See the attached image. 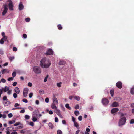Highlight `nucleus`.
Returning <instances> with one entry per match:
<instances>
[{
    "label": "nucleus",
    "mask_w": 134,
    "mask_h": 134,
    "mask_svg": "<svg viewBox=\"0 0 134 134\" xmlns=\"http://www.w3.org/2000/svg\"><path fill=\"white\" fill-rule=\"evenodd\" d=\"M51 63L48 59L43 58L40 61V65L42 68H47L50 66Z\"/></svg>",
    "instance_id": "obj_1"
},
{
    "label": "nucleus",
    "mask_w": 134,
    "mask_h": 134,
    "mask_svg": "<svg viewBox=\"0 0 134 134\" xmlns=\"http://www.w3.org/2000/svg\"><path fill=\"white\" fill-rule=\"evenodd\" d=\"M126 120V118L124 117L121 118L120 119L119 122V126H120L125 124Z\"/></svg>",
    "instance_id": "obj_2"
},
{
    "label": "nucleus",
    "mask_w": 134,
    "mask_h": 134,
    "mask_svg": "<svg viewBox=\"0 0 134 134\" xmlns=\"http://www.w3.org/2000/svg\"><path fill=\"white\" fill-rule=\"evenodd\" d=\"M33 69L34 72L36 73L39 74L41 72V69L39 67L35 66L33 67Z\"/></svg>",
    "instance_id": "obj_3"
},
{
    "label": "nucleus",
    "mask_w": 134,
    "mask_h": 134,
    "mask_svg": "<svg viewBox=\"0 0 134 134\" xmlns=\"http://www.w3.org/2000/svg\"><path fill=\"white\" fill-rule=\"evenodd\" d=\"M4 10L2 12V15L3 16L4 15L7 13L8 8H7V5L6 4H4L3 5Z\"/></svg>",
    "instance_id": "obj_4"
},
{
    "label": "nucleus",
    "mask_w": 134,
    "mask_h": 134,
    "mask_svg": "<svg viewBox=\"0 0 134 134\" xmlns=\"http://www.w3.org/2000/svg\"><path fill=\"white\" fill-rule=\"evenodd\" d=\"M8 0V2H9V3L8 4V5L9 10H13V3L11 1V0Z\"/></svg>",
    "instance_id": "obj_5"
},
{
    "label": "nucleus",
    "mask_w": 134,
    "mask_h": 134,
    "mask_svg": "<svg viewBox=\"0 0 134 134\" xmlns=\"http://www.w3.org/2000/svg\"><path fill=\"white\" fill-rule=\"evenodd\" d=\"M102 101L103 104L104 105H107L109 103L108 100L105 98L103 99Z\"/></svg>",
    "instance_id": "obj_6"
},
{
    "label": "nucleus",
    "mask_w": 134,
    "mask_h": 134,
    "mask_svg": "<svg viewBox=\"0 0 134 134\" xmlns=\"http://www.w3.org/2000/svg\"><path fill=\"white\" fill-rule=\"evenodd\" d=\"M28 89L27 88H26L24 89L23 95L24 97H25L27 96L28 94Z\"/></svg>",
    "instance_id": "obj_7"
},
{
    "label": "nucleus",
    "mask_w": 134,
    "mask_h": 134,
    "mask_svg": "<svg viewBox=\"0 0 134 134\" xmlns=\"http://www.w3.org/2000/svg\"><path fill=\"white\" fill-rule=\"evenodd\" d=\"M116 85L118 88L119 89H121L122 87V83L120 81L116 83Z\"/></svg>",
    "instance_id": "obj_8"
},
{
    "label": "nucleus",
    "mask_w": 134,
    "mask_h": 134,
    "mask_svg": "<svg viewBox=\"0 0 134 134\" xmlns=\"http://www.w3.org/2000/svg\"><path fill=\"white\" fill-rule=\"evenodd\" d=\"M7 38V36H4L0 40V43L1 44H4V42L5 41Z\"/></svg>",
    "instance_id": "obj_9"
},
{
    "label": "nucleus",
    "mask_w": 134,
    "mask_h": 134,
    "mask_svg": "<svg viewBox=\"0 0 134 134\" xmlns=\"http://www.w3.org/2000/svg\"><path fill=\"white\" fill-rule=\"evenodd\" d=\"M46 54V55H53V52L52 49H49L47 51Z\"/></svg>",
    "instance_id": "obj_10"
},
{
    "label": "nucleus",
    "mask_w": 134,
    "mask_h": 134,
    "mask_svg": "<svg viewBox=\"0 0 134 134\" xmlns=\"http://www.w3.org/2000/svg\"><path fill=\"white\" fill-rule=\"evenodd\" d=\"M53 103H56V104H58V102L57 99L54 94H53Z\"/></svg>",
    "instance_id": "obj_11"
},
{
    "label": "nucleus",
    "mask_w": 134,
    "mask_h": 134,
    "mask_svg": "<svg viewBox=\"0 0 134 134\" xmlns=\"http://www.w3.org/2000/svg\"><path fill=\"white\" fill-rule=\"evenodd\" d=\"M39 113V111L38 110L34 111L33 113L32 116L37 117L38 116V114Z\"/></svg>",
    "instance_id": "obj_12"
},
{
    "label": "nucleus",
    "mask_w": 134,
    "mask_h": 134,
    "mask_svg": "<svg viewBox=\"0 0 134 134\" xmlns=\"http://www.w3.org/2000/svg\"><path fill=\"white\" fill-rule=\"evenodd\" d=\"M119 109L118 108H114L112 109L111 110V113L112 114L114 113L119 111Z\"/></svg>",
    "instance_id": "obj_13"
},
{
    "label": "nucleus",
    "mask_w": 134,
    "mask_h": 134,
    "mask_svg": "<svg viewBox=\"0 0 134 134\" xmlns=\"http://www.w3.org/2000/svg\"><path fill=\"white\" fill-rule=\"evenodd\" d=\"M61 118H62L63 116L61 114L60 110H59L58 109H57L56 110L55 112Z\"/></svg>",
    "instance_id": "obj_14"
},
{
    "label": "nucleus",
    "mask_w": 134,
    "mask_h": 134,
    "mask_svg": "<svg viewBox=\"0 0 134 134\" xmlns=\"http://www.w3.org/2000/svg\"><path fill=\"white\" fill-rule=\"evenodd\" d=\"M56 104L55 103H53L51 105V108L53 109H55V110L57 109H58L57 108L56 106V104Z\"/></svg>",
    "instance_id": "obj_15"
},
{
    "label": "nucleus",
    "mask_w": 134,
    "mask_h": 134,
    "mask_svg": "<svg viewBox=\"0 0 134 134\" xmlns=\"http://www.w3.org/2000/svg\"><path fill=\"white\" fill-rule=\"evenodd\" d=\"M119 105L118 102H114L112 104V106L113 107H116Z\"/></svg>",
    "instance_id": "obj_16"
},
{
    "label": "nucleus",
    "mask_w": 134,
    "mask_h": 134,
    "mask_svg": "<svg viewBox=\"0 0 134 134\" xmlns=\"http://www.w3.org/2000/svg\"><path fill=\"white\" fill-rule=\"evenodd\" d=\"M24 6L21 3H20L19 5V9L20 10H22L24 8Z\"/></svg>",
    "instance_id": "obj_17"
},
{
    "label": "nucleus",
    "mask_w": 134,
    "mask_h": 134,
    "mask_svg": "<svg viewBox=\"0 0 134 134\" xmlns=\"http://www.w3.org/2000/svg\"><path fill=\"white\" fill-rule=\"evenodd\" d=\"M14 90L16 93L19 94V93L20 91L19 88L18 87H16L14 89Z\"/></svg>",
    "instance_id": "obj_18"
},
{
    "label": "nucleus",
    "mask_w": 134,
    "mask_h": 134,
    "mask_svg": "<svg viewBox=\"0 0 134 134\" xmlns=\"http://www.w3.org/2000/svg\"><path fill=\"white\" fill-rule=\"evenodd\" d=\"M9 87L7 86L5 87L4 88H3L2 90L4 92H6L9 90Z\"/></svg>",
    "instance_id": "obj_19"
},
{
    "label": "nucleus",
    "mask_w": 134,
    "mask_h": 134,
    "mask_svg": "<svg viewBox=\"0 0 134 134\" xmlns=\"http://www.w3.org/2000/svg\"><path fill=\"white\" fill-rule=\"evenodd\" d=\"M65 64V62L63 60L60 61L59 63V64L60 65H63Z\"/></svg>",
    "instance_id": "obj_20"
},
{
    "label": "nucleus",
    "mask_w": 134,
    "mask_h": 134,
    "mask_svg": "<svg viewBox=\"0 0 134 134\" xmlns=\"http://www.w3.org/2000/svg\"><path fill=\"white\" fill-rule=\"evenodd\" d=\"M74 98L78 101L80 100V97L78 96H74Z\"/></svg>",
    "instance_id": "obj_21"
},
{
    "label": "nucleus",
    "mask_w": 134,
    "mask_h": 134,
    "mask_svg": "<svg viewBox=\"0 0 134 134\" xmlns=\"http://www.w3.org/2000/svg\"><path fill=\"white\" fill-rule=\"evenodd\" d=\"M131 93L132 94H134V86L130 90Z\"/></svg>",
    "instance_id": "obj_22"
},
{
    "label": "nucleus",
    "mask_w": 134,
    "mask_h": 134,
    "mask_svg": "<svg viewBox=\"0 0 134 134\" xmlns=\"http://www.w3.org/2000/svg\"><path fill=\"white\" fill-rule=\"evenodd\" d=\"M14 127H8L7 129V130L8 131H12L13 130Z\"/></svg>",
    "instance_id": "obj_23"
},
{
    "label": "nucleus",
    "mask_w": 134,
    "mask_h": 134,
    "mask_svg": "<svg viewBox=\"0 0 134 134\" xmlns=\"http://www.w3.org/2000/svg\"><path fill=\"white\" fill-rule=\"evenodd\" d=\"M48 126L49 127L52 129L53 128L54 126L52 123L49 122L48 124Z\"/></svg>",
    "instance_id": "obj_24"
},
{
    "label": "nucleus",
    "mask_w": 134,
    "mask_h": 134,
    "mask_svg": "<svg viewBox=\"0 0 134 134\" xmlns=\"http://www.w3.org/2000/svg\"><path fill=\"white\" fill-rule=\"evenodd\" d=\"M37 117L32 116V120L34 122H35L37 120Z\"/></svg>",
    "instance_id": "obj_25"
},
{
    "label": "nucleus",
    "mask_w": 134,
    "mask_h": 134,
    "mask_svg": "<svg viewBox=\"0 0 134 134\" xmlns=\"http://www.w3.org/2000/svg\"><path fill=\"white\" fill-rule=\"evenodd\" d=\"M39 92L40 94H43L44 93V91L43 90L41 89L39 90Z\"/></svg>",
    "instance_id": "obj_26"
},
{
    "label": "nucleus",
    "mask_w": 134,
    "mask_h": 134,
    "mask_svg": "<svg viewBox=\"0 0 134 134\" xmlns=\"http://www.w3.org/2000/svg\"><path fill=\"white\" fill-rule=\"evenodd\" d=\"M114 93V90H111L110 91V93L112 97H113Z\"/></svg>",
    "instance_id": "obj_27"
},
{
    "label": "nucleus",
    "mask_w": 134,
    "mask_h": 134,
    "mask_svg": "<svg viewBox=\"0 0 134 134\" xmlns=\"http://www.w3.org/2000/svg\"><path fill=\"white\" fill-rule=\"evenodd\" d=\"M15 122V121L14 120H13L12 121H9V123L10 124H14Z\"/></svg>",
    "instance_id": "obj_28"
},
{
    "label": "nucleus",
    "mask_w": 134,
    "mask_h": 134,
    "mask_svg": "<svg viewBox=\"0 0 134 134\" xmlns=\"http://www.w3.org/2000/svg\"><path fill=\"white\" fill-rule=\"evenodd\" d=\"M65 106L69 110H71V108L69 106V104H66L65 105Z\"/></svg>",
    "instance_id": "obj_29"
},
{
    "label": "nucleus",
    "mask_w": 134,
    "mask_h": 134,
    "mask_svg": "<svg viewBox=\"0 0 134 134\" xmlns=\"http://www.w3.org/2000/svg\"><path fill=\"white\" fill-rule=\"evenodd\" d=\"M7 71V70L6 69H4L2 70L1 71L2 74H3L6 72Z\"/></svg>",
    "instance_id": "obj_30"
},
{
    "label": "nucleus",
    "mask_w": 134,
    "mask_h": 134,
    "mask_svg": "<svg viewBox=\"0 0 134 134\" xmlns=\"http://www.w3.org/2000/svg\"><path fill=\"white\" fill-rule=\"evenodd\" d=\"M57 27L58 29L59 30H61L62 29V27L61 26V25L60 24H58L57 25Z\"/></svg>",
    "instance_id": "obj_31"
},
{
    "label": "nucleus",
    "mask_w": 134,
    "mask_h": 134,
    "mask_svg": "<svg viewBox=\"0 0 134 134\" xmlns=\"http://www.w3.org/2000/svg\"><path fill=\"white\" fill-rule=\"evenodd\" d=\"M75 115L76 116H78L79 114V112L77 111H75L74 112Z\"/></svg>",
    "instance_id": "obj_32"
},
{
    "label": "nucleus",
    "mask_w": 134,
    "mask_h": 134,
    "mask_svg": "<svg viewBox=\"0 0 134 134\" xmlns=\"http://www.w3.org/2000/svg\"><path fill=\"white\" fill-rule=\"evenodd\" d=\"M57 134H62V132L60 130H58L57 131Z\"/></svg>",
    "instance_id": "obj_33"
},
{
    "label": "nucleus",
    "mask_w": 134,
    "mask_h": 134,
    "mask_svg": "<svg viewBox=\"0 0 134 134\" xmlns=\"http://www.w3.org/2000/svg\"><path fill=\"white\" fill-rule=\"evenodd\" d=\"M12 76H13V77H15L16 75V72L15 71L14 72H13L12 74Z\"/></svg>",
    "instance_id": "obj_34"
},
{
    "label": "nucleus",
    "mask_w": 134,
    "mask_h": 134,
    "mask_svg": "<svg viewBox=\"0 0 134 134\" xmlns=\"http://www.w3.org/2000/svg\"><path fill=\"white\" fill-rule=\"evenodd\" d=\"M74 124L75 126L76 127H77L79 126L78 123L76 122H74Z\"/></svg>",
    "instance_id": "obj_35"
},
{
    "label": "nucleus",
    "mask_w": 134,
    "mask_h": 134,
    "mask_svg": "<svg viewBox=\"0 0 134 134\" xmlns=\"http://www.w3.org/2000/svg\"><path fill=\"white\" fill-rule=\"evenodd\" d=\"M3 99L4 101L7 100V96H4L3 97Z\"/></svg>",
    "instance_id": "obj_36"
},
{
    "label": "nucleus",
    "mask_w": 134,
    "mask_h": 134,
    "mask_svg": "<svg viewBox=\"0 0 134 134\" xmlns=\"http://www.w3.org/2000/svg\"><path fill=\"white\" fill-rule=\"evenodd\" d=\"M28 108L31 111H32L34 110L33 108L31 106H29L28 107Z\"/></svg>",
    "instance_id": "obj_37"
},
{
    "label": "nucleus",
    "mask_w": 134,
    "mask_h": 134,
    "mask_svg": "<svg viewBox=\"0 0 134 134\" xmlns=\"http://www.w3.org/2000/svg\"><path fill=\"white\" fill-rule=\"evenodd\" d=\"M25 118L26 119H29L30 118V116L27 115H25Z\"/></svg>",
    "instance_id": "obj_38"
},
{
    "label": "nucleus",
    "mask_w": 134,
    "mask_h": 134,
    "mask_svg": "<svg viewBox=\"0 0 134 134\" xmlns=\"http://www.w3.org/2000/svg\"><path fill=\"white\" fill-rule=\"evenodd\" d=\"M23 37L24 38H26L27 37V35L26 34H24L23 35Z\"/></svg>",
    "instance_id": "obj_39"
},
{
    "label": "nucleus",
    "mask_w": 134,
    "mask_h": 134,
    "mask_svg": "<svg viewBox=\"0 0 134 134\" xmlns=\"http://www.w3.org/2000/svg\"><path fill=\"white\" fill-rule=\"evenodd\" d=\"M25 21L27 22H29L30 21V19L29 18H26L25 19Z\"/></svg>",
    "instance_id": "obj_40"
},
{
    "label": "nucleus",
    "mask_w": 134,
    "mask_h": 134,
    "mask_svg": "<svg viewBox=\"0 0 134 134\" xmlns=\"http://www.w3.org/2000/svg\"><path fill=\"white\" fill-rule=\"evenodd\" d=\"M1 81L3 83H5L6 81L3 78L1 80Z\"/></svg>",
    "instance_id": "obj_41"
},
{
    "label": "nucleus",
    "mask_w": 134,
    "mask_h": 134,
    "mask_svg": "<svg viewBox=\"0 0 134 134\" xmlns=\"http://www.w3.org/2000/svg\"><path fill=\"white\" fill-rule=\"evenodd\" d=\"M13 96L14 97V98H16L17 97V95L16 94V93H14L13 94Z\"/></svg>",
    "instance_id": "obj_42"
},
{
    "label": "nucleus",
    "mask_w": 134,
    "mask_h": 134,
    "mask_svg": "<svg viewBox=\"0 0 134 134\" xmlns=\"http://www.w3.org/2000/svg\"><path fill=\"white\" fill-rule=\"evenodd\" d=\"M130 123L131 124H134V119H132L130 120Z\"/></svg>",
    "instance_id": "obj_43"
},
{
    "label": "nucleus",
    "mask_w": 134,
    "mask_h": 134,
    "mask_svg": "<svg viewBox=\"0 0 134 134\" xmlns=\"http://www.w3.org/2000/svg\"><path fill=\"white\" fill-rule=\"evenodd\" d=\"M14 58V56H13L9 57V59L10 61H12L13 60V59Z\"/></svg>",
    "instance_id": "obj_44"
},
{
    "label": "nucleus",
    "mask_w": 134,
    "mask_h": 134,
    "mask_svg": "<svg viewBox=\"0 0 134 134\" xmlns=\"http://www.w3.org/2000/svg\"><path fill=\"white\" fill-rule=\"evenodd\" d=\"M45 101L46 103H48L49 101V98L48 97H46L45 99Z\"/></svg>",
    "instance_id": "obj_45"
},
{
    "label": "nucleus",
    "mask_w": 134,
    "mask_h": 134,
    "mask_svg": "<svg viewBox=\"0 0 134 134\" xmlns=\"http://www.w3.org/2000/svg\"><path fill=\"white\" fill-rule=\"evenodd\" d=\"M8 116L9 118H11L13 116V115L11 113H10L9 114H8Z\"/></svg>",
    "instance_id": "obj_46"
},
{
    "label": "nucleus",
    "mask_w": 134,
    "mask_h": 134,
    "mask_svg": "<svg viewBox=\"0 0 134 134\" xmlns=\"http://www.w3.org/2000/svg\"><path fill=\"white\" fill-rule=\"evenodd\" d=\"M22 101L26 103H27L28 102V101L26 99H23L22 100Z\"/></svg>",
    "instance_id": "obj_47"
},
{
    "label": "nucleus",
    "mask_w": 134,
    "mask_h": 134,
    "mask_svg": "<svg viewBox=\"0 0 134 134\" xmlns=\"http://www.w3.org/2000/svg\"><path fill=\"white\" fill-rule=\"evenodd\" d=\"M20 122H16L14 125V126H17L18 125H20Z\"/></svg>",
    "instance_id": "obj_48"
},
{
    "label": "nucleus",
    "mask_w": 134,
    "mask_h": 134,
    "mask_svg": "<svg viewBox=\"0 0 134 134\" xmlns=\"http://www.w3.org/2000/svg\"><path fill=\"white\" fill-rule=\"evenodd\" d=\"M118 113H119L120 114V115L121 117H123L124 116V114L123 113L120 112H119Z\"/></svg>",
    "instance_id": "obj_49"
},
{
    "label": "nucleus",
    "mask_w": 134,
    "mask_h": 134,
    "mask_svg": "<svg viewBox=\"0 0 134 134\" xmlns=\"http://www.w3.org/2000/svg\"><path fill=\"white\" fill-rule=\"evenodd\" d=\"M17 48L15 47H14L13 48V50L14 51H17Z\"/></svg>",
    "instance_id": "obj_50"
},
{
    "label": "nucleus",
    "mask_w": 134,
    "mask_h": 134,
    "mask_svg": "<svg viewBox=\"0 0 134 134\" xmlns=\"http://www.w3.org/2000/svg\"><path fill=\"white\" fill-rule=\"evenodd\" d=\"M13 77L8 78V80L9 81H10L11 80H13Z\"/></svg>",
    "instance_id": "obj_51"
},
{
    "label": "nucleus",
    "mask_w": 134,
    "mask_h": 134,
    "mask_svg": "<svg viewBox=\"0 0 134 134\" xmlns=\"http://www.w3.org/2000/svg\"><path fill=\"white\" fill-rule=\"evenodd\" d=\"M82 117L81 116H79L78 118V120L80 121L82 120Z\"/></svg>",
    "instance_id": "obj_52"
},
{
    "label": "nucleus",
    "mask_w": 134,
    "mask_h": 134,
    "mask_svg": "<svg viewBox=\"0 0 134 134\" xmlns=\"http://www.w3.org/2000/svg\"><path fill=\"white\" fill-rule=\"evenodd\" d=\"M74 96H70L69 97V98L70 100H72L73 98H74Z\"/></svg>",
    "instance_id": "obj_53"
},
{
    "label": "nucleus",
    "mask_w": 134,
    "mask_h": 134,
    "mask_svg": "<svg viewBox=\"0 0 134 134\" xmlns=\"http://www.w3.org/2000/svg\"><path fill=\"white\" fill-rule=\"evenodd\" d=\"M29 124L30 125L33 126L34 125V123L32 122H30Z\"/></svg>",
    "instance_id": "obj_54"
},
{
    "label": "nucleus",
    "mask_w": 134,
    "mask_h": 134,
    "mask_svg": "<svg viewBox=\"0 0 134 134\" xmlns=\"http://www.w3.org/2000/svg\"><path fill=\"white\" fill-rule=\"evenodd\" d=\"M33 94L32 93H31L29 95V97L30 98H31L33 96Z\"/></svg>",
    "instance_id": "obj_55"
},
{
    "label": "nucleus",
    "mask_w": 134,
    "mask_h": 134,
    "mask_svg": "<svg viewBox=\"0 0 134 134\" xmlns=\"http://www.w3.org/2000/svg\"><path fill=\"white\" fill-rule=\"evenodd\" d=\"M72 121L74 123L76 122L75 121V118L72 116Z\"/></svg>",
    "instance_id": "obj_56"
},
{
    "label": "nucleus",
    "mask_w": 134,
    "mask_h": 134,
    "mask_svg": "<svg viewBox=\"0 0 134 134\" xmlns=\"http://www.w3.org/2000/svg\"><path fill=\"white\" fill-rule=\"evenodd\" d=\"M55 122H57L58 121V118L56 117L55 118Z\"/></svg>",
    "instance_id": "obj_57"
},
{
    "label": "nucleus",
    "mask_w": 134,
    "mask_h": 134,
    "mask_svg": "<svg viewBox=\"0 0 134 134\" xmlns=\"http://www.w3.org/2000/svg\"><path fill=\"white\" fill-rule=\"evenodd\" d=\"M17 84V83L16 82H14L13 83L12 85L13 86H15Z\"/></svg>",
    "instance_id": "obj_58"
},
{
    "label": "nucleus",
    "mask_w": 134,
    "mask_h": 134,
    "mask_svg": "<svg viewBox=\"0 0 134 134\" xmlns=\"http://www.w3.org/2000/svg\"><path fill=\"white\" fill-rule=\"evenodd\" d=\"M28 85L29 86L31 87L32 86V83L30 82H29L28 83Z\"/></svg>",
    "instance_id": "obj_59"
},
{
    "label": "nucleus",
    "mask_w": 134,
    "mask_h": 134,
    "mask_svg": "<svg viewBox=\"0 0 134 134\" xmlns=\"http://www.w3.org/2000/svg\"><path fill=\"white\" fill-rule=\"evenodd\" d=\"M61 83H58L57 84V86L59 87H61Z\"/></svg>",
    "instance_id": "obj_60"
},
{
    "label": "nucleus",
    "mask_w": 134,
    "mask_h": 134,
    "mask_svg": "<svg viewBox=\"0 0 134 134\" xmlns=\"http://www.w3.org/2000/svg\"><path fill=\"white\" fill-rule=\"evenodd\" d=\"M79 108V106L77 104L75 106V109H78Z\"/></svg>",
    "instance_id": "obj_61"
},
{
    "label": "nucleus",
    "mask_w": 134,
    "mask_h": 134,
    "mask_svg": "<svg viewBox=\"0 0 134 134\" xmlns=\"http://www.w3.org/2000/svg\"><path fill=\"white\" fill-rule=\"evenodd\" d=\"M21 108L20 107H16L13 108V109H12V110H13L15 109H20Z\"/></svg>",
    "instance_id": "obj_62"
},
{
    "label": "nucleus",
    "mask_w": 134,
    "mask_h": 134,
    "mask_svg": "<svg viewBox=\"0 0 134 134\" xmlns=\"http://www.w3.org/2000/svg\"><path fill=\"white\" fill-rule=\"evenodd\" d=\"M7 93L8 95L10 94L11 93V91L9 90L7 92Z\"/></svg>",
    "instance_id": "obj_63"
},
{
    "label": "nucleus",
    "mask_w": 134,
    "mask_h": 134,
    "mask_svg": "<svg viewBox=\"0 0 134 134\" xmlns=\"http://www.w3.org/2000/svg\"><path fill=\"white\" fill-rule=\"evenodd\" d=\"M11 134H17V132L16 131H14L12 132Z\"/></svg>",
    "instance_id": "obj_64"
}]
</instances>
